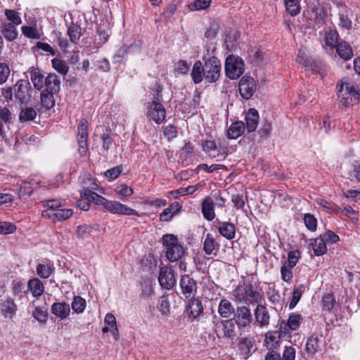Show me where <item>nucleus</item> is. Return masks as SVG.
<instances>
[{
	"label": "nucleus",
	"mask_w": 360,
	"mask_h": 360,
	"mask_svg": "<svg viewBox=\"0 0 360 360\" xmlns=\"http://www.w3.org/2000/svg\"><path fill=\"white\" fill-rule=\"evenodd\" d=\"M338 97L342 105H354L360 101L359 88L352 82H342L338 89Z\"/></svg>",
	"instance_id": "obj_1"
},
{
	"label": "nucleus",
	"mask_w": 360,
	"mask_h": 360,
	"mask_svg": "<svg viewBox=\"0 0 360 360\" xmlns=\"http://www.w3.org/2000/svg\"><path fill=\"white\" fill-rule=\"evenodd\" d=\"M112 214L120 215H135L140 217L141 214L135 210L121 203L119 201L109 200L103 196H96V201L94 202Z\"/></svg>",
	"instance_id": "obj_2"
},
{
	"label": "nucleus",
	"mask_w": 360,
	"mask_h": 360,
	"mask_svg": "<svg viewBox=\"0 0 360 360\" xmlns=\"http://www.w3.org/2000/svg\"><path fill=\"white\" fill-rule=\"evenodd\" d=\"M162 243L167 248L166 256L171 262L181 259L185 254V249L178 242L176 236L173 234H165L162 237Z\"/></svg>",
	"instance_id": "obj_3"
},
{
	"label": "nucleus",
	"mask_w": 360,
	"mask_h": 360,
	"mask_svg": "<svg viewBox=\"0 0 360 360\" xmlns=\"http://www.w3.org/2000/svg\"><path fill=\"white\" fill-rule=\"evenodd\" d=\"M233 295L236 300L243 303L257 304L263 301L262 295L251 284L237 287Z\"/></svg>",
	"instance_id": "obj_4"
},
{
	"label": "nucleus",
	"mask_w": 360,
	"mask_h": 360,
	"mask_svg": "<svg viewBox=\"0 0 360 360\" xmlns=\"http://www.w3.org/2000/svg\"><path fill=\"white\" fill-rule=\"evenodd\" d=\"M225 72L229 79H238L245 72V63L243 60L237 56H229L225 61Z\"/></svg>",
	"instance_id": "obj_5"
},
{
	"label": "nucleus",
	"mask_w": 360,
	"mask_h": 360,
	"mask_svg": "<svg viewBox=\"0 0 360 360\" xmlns=\"http://www.w3.org/2000/svg\"><path fill=\"white\" fill-rule=\"evenodd\" d=\"M155 100L151 101L148 106L147 117L149 120L154 121L156 124L162 123L166 118V110L164 105L159 101L160 90H157Z\"/></svg>",
	"instance_id": "obj_6"
},
{
	"label": "nucleus",
	"mask_w": 360,
	"mask_h": 360,
	"mask_svg": "<svg viewBox=\"0 0 360 360\" xmlns=\"http://www.w3.org/2000/svg\"><path fill=\"white\" fill-rule=\"evenodd\" d=\"M205 80L208 83H214L220 77L221 64L215 56H212L204 63Z\"/></svg>",
	"instance_id": "obj_7"
},
{
	"label": "nucleus",
	"mask_w": 360,
	"mask_h": 360,
	"mask_svg": "<svg viewBox=\"0 0 360 360\" xmlns=\"http://www.w3.org/2000/svg\"><path fill=\"white\" fill-rule=\"evenodd\" d=\"M89 123L86 119H81L77 126V141L78 153L80 156H85L88 153Z\"/></svg>",
	"instance_id": "obj_8"
},
{
	"label": "nucleus",
	"mask_w": 360,
	"mask_h": 360,
	"mask_svg": "<svg viewBox=\"0 0 360 360\" xmlns=\"http://www.w3.org/2000/svg\"><path fill=\"white\" fill-rule=\"evenodd\" d=\"M79 181L82 186V189L79 191L80 195L95 202L96 201V196H101L94 191L98 188L95 180L90 175H87L80 179Z\"/></svg>",
	"instance_id": "obj_9"
},
{
	"label": "nucleus",
	"mask_w": 360,
	"mask_h": 360,
	"mask_svg": "<svg viewBox=\"0 0 360 360\" xmlns=\"http://www.w3.org/2000/svg\"><path fill=\"white\" fill-rule=\"evenodd\" d=\"M257 83L253 77L245 75L239 82V92L241 97L245 100L250 99L255 93Z\"/></svg>",
	"instance_id": "obj_10"
},
{
	"label": "nucleus",
	"mask_w": 360,
	"mask_h": 360,
	"mask_svg": "<svg viewBox=\"0 0 360 360\" xmlns=\"http://www.w3.org/2000/svg\"><path fill=\"white\" fill-rule=\"evenodd\" d=\"M158 281L162 288L167 290L172 289L176 283L174 270L168 266L160 268Z\"/></svg>",
	"instance_id": "obj_11"
},
{
	"label": "nucleus",
	"mask_w": 360,
	"mask_h": 360,
	"mask_svg": "<svg viewBox=\"0 0 360 360\" xmlns=\"http://www.w3.org/2000/svg\"><path fill=\"white\" fill-rule=\"evenodd\" d=\"M180 285L182 293L186 299L195 297L197 292V284L193 278L188 275L182 276Z\"/></svg>",
	"instance_id": "obj_12"
},
{
	"label": "nucleus",
	"mask_w": 360,
	"mask_h": 360,
	"mask_svg": "<svg viewBox=\"0 0 360 360\" xmlns=\"http://www.w3.org/2000/svg\"><path fill=\"white\" fill-rule=\"evenodd\" d=\"M235 320L240 328L250 326L252 320L250 309L245 306L238 307L235 314Z\"/></svg>",
	"instance_id": "obj_13"
},
{
	"label": "nucleus",
	"mask_w": 360,
	"mask_h": 360,
	"mask_svg": "<svg viewBox=\"0 0 360 360\" xmlns=\"http://www.w3.org/2000/svg\"><path fill=\"white\" fill-rule=\"evenodd\" d=\"M255 324L262 328L269 324L270 315L266 307L262 302L257 304L254 309Z\"/></svg>",
	"instance_id": "obj_14"
},
{
	"label": "nucleus",
	"mask_w": 360,
	"mask_h": 360,
	"mask_svg": "<svg viewBox=\"0 0 360 360\" xmlns=\"http://www.w3.org/2000/svg\"><path fill=\"white\" fill-rule=\"evenodd\" d=\"M255 340L252 337H240L238 339V349L245 359L255 351Z\"/></svg>",
	"instance_id": "obj_15"
},
{
	"label": "nucleus",
	"mask_w": 360,
	"mask_h": 360,
	"mask_svg": "<svg viewBox=\"0 0 360 360\" xmlns=\"http://www.w3.org/2000/svg\"><path fill=\"white\" fill-rule=\"evenodd\" d=\"M28 72L34 89L39 91L42 90L44 87V82L46 78L44 72L38 68L32 67L29 69Z\"/></svg>",
	"instance_id": "obj_16"
},
{
	"label": "nucleus",
	"mask_w": 360,
	"mask_h": 360,
	"mask_svg": "<svg viewBox=\"0 0 360 360\" xmlns=\"http://www.w3.org/2000/svg\"><path fill=\"white\" fill-rule=\"evenodd\" d=\"M188 300L186 313L189 319H195L203 312L204 308L202 302L195 297Z\"/></svg>",
	"instance_id": "obj_17"
},
{
	"label": "nucleus",
	"mask_w": 360,
	"mask_h": 360,
	"mask_svg": "<svg viewBox=\"0 0 360 360\" xmlns=\"http://www.w3.org/2000/svg\"><path fill=\"white\" fill-rule=\"evenodd\" d=\"M44 87L41 90L50 93H58L60 89V80L54 73H49L44 79Z\"/></svg>",
	"instance_id": "obj_18"
},
{
	"label": "nucleus",
	"mask_w": 360,
	"mask_h": 360,
	"mask_svg": "<svg viewBox=\"0 0 360 360\" xmlns=\"http://www.w3.org/2000/svg\"><path fill=\"white\" fill-rule=\"evenodd\" d=\"M281 335L278 330H271L265 334L264 345L269 351H274L280 345Z\"/></svg>",
	"instance_id": "obj_19"
},
{
	"label": "nucleus",
	"mask_w": 360,
	"mask_h": 360,
	"mask_svg": "<svg viewBox=\"0 0 360 360\" xmlns=\"http://www.w3.org/2000/svg\"><path fill=\"white\" fill-rule=\"evenodd\" d=\"M73 214L72 209H58L54 212L50 211H43L42 216L48 217L51 220L56 221H64L69 219Z\"/></svg>",
	"instance_id": "obj_20"
},
{
	"label": "nucleus",
	"mask_w": 360,
	"mask_h": 360,
	"mask_svg": "<svg viewBox=\"0 0 360 360\" xmlns=\"http://www.w3.org/2000/svg\"><path fill=\"white\" fill-rule=\"evenodd\" d=\"M0 310L6 319H13L17 311V305L13 299L7 297L0 304Z\"/></svg>",
	"instance_id": "obj_21"
},
{
	"label": "nucleus",
	"mask_w": 360,
	"mask_h": 360,
	"mask_svg": "<svg viewBox=\"0 0 360 360\" xmlns=\"http://www.w3.org/2000/svg\"><path fill=\"white\" fill-rule=\"evenodd\" d=\"M324 41L326 46L330 49H334L340 41H339V34L335 27H326L324 28Z\"/></svg>",
	"instance_id": "obj_22"
},
{
	"label": "nucleus",
	"mask_w": 360,
	"mask_h": 360,
	"mask_svg": "<svg viewBox=\"0 0 360 360\" xmlns=\"http://www.w3.org/2000/svg\"><path fill=\"white\" fill-rule=\"evenodd\" d=\"M217 328L221 329V331H217L218 338L225 337L233 339L235 336L234 325L231 320H226L221 321L217 325Z\"/></svg>",
	"instance_id": "obj_23"
},
{
	"label": "nucleus",
	"mask_w": 360,
	"mask_h": 360,
	"mask_svg": "<svg viewBox=\"0 0 360 360\" xmlns=\"http://www.w3.org/2000/svg\"><path fill=\"white\" fill-rule=\"evenodd\" d=\"M51 311L56 317L63 320L70 315V308L65 302H55L52 304Z\"/></svg>",
	"instance_id": "obj_24"
},
{
	"label": "nucleus",
	"mask_w": 360,
	"mask_h": 360,
	"mask_svg": "<svg viewBox=\"0 0 360 360\" xmlns=\"http://www.w3.org/2000/svg\"><path fill=\"white\" fill-rule=\"evenodd\" d=\"M219 233L227 240H232L236 236V226L233 224L227 221L218 222Z\"/></svg>",
	"instance_id": "obj_25"
},
{
	"label": "nucleus",
	"mask_w": 360,
	"mask_h": 360,
	"mask_svg": "<svg viewBox=\"0 0 360 360\" xmlns=\"http://www.w3.org/2000/svg\"><path fill=\"white\" fill-rule=\"evenodd\" d=\"M336 53L344 60H349L353 56V50L349 43L340 40V41L335 46Z\"/></svg>",
	"instance_id": "obj_26"
},
{
	"label": "nucleus",
	"mask_w": 360,
	"mask_h": 360,
	"mask_svg": "<svg viewBox=\"0 0 360 360\" xmlns=\"http://www.w3.org/2000/svg\"><path fill=\"white\" fill-rule=\"evenodd\" d=\"M54 269L53 263L47 259L38 264L36 268L37 275L41 278H48L53 274Z\"/></svg>",
	"instance_id": "obj_27"
},
{
	"label": "nucleus",
	"mask_w": 360,
	"mask_h": 360,
	"mask_svg": "<svg viewBox=\"0 0 360 360\" xmlns=\"http://www.w3.org/2000/svg\"><path fill=\"white\" fill-rule=\"evenodd\" d=\"M16 26L13 23L6 22L1 23V32L7 41H13L17 39L18 32Z\"/></svg>",
	"instance_id": "obj_28"
},
{
	"label": "nucleus",
	"mask_w": 360,
	"mask_h": 360,
	"mask_svg": "<svg viewBox=\"0 0 360 360\" xmlns=\"http://www.w3.org/2000/svg\"><path fill=\"white\" fill-rule=\"evenodd\" d=\"M29 86V82L25 85L22 82H18L15 86V97L21 103H27L30 99Z\"/></svg>",
	"instance_id": "obj_29"
},
{
	"label": "nucleus",
	"mask_w": 360,
	"mask_h": 360,
	"mask_svg": "<svg viewBox=\"0 0 360 360\" xmlns=\"http://www.w3.org/2000/svg\"><path fill=\"white\" fill-rule=\"evenodd\" d=\"M214 200L210 197L205 198L202 202V213L208 221H212L215 217Z\"/></svg>",
	"instance_id": "obj_30"
},
{
	"label": "nucleus",
	"mask_w": 360,
	"mask_h": 360,
	"mask_svg": "<svg viewBox=\"0 0 360 360\" xmlns=\"http://www.w3.org/2000/svg\"><path fill=\"white\" fill-rule=\"evenodd\" d=\"M258 120V112L254 108L250 109L245 116L246 127L249 132H252L256 130Z\"/></svg>",
	"instance_id": "obj_31"
},
{
	"label": "nucleus",
	"mask_w": 360,
	"mask_h": 360,
	"mask_svg": "<svg viewBox=\"0 0 360 360\" xmlns=\"http://www.w3.org/2000/svg\"><path fill=\"white\" fill-rule=\"evenodd\" d=\"M193 82L195 84L200 83L205 79L204 65L200 60L195 62L191 73Z\"/></svg>",
	"instance_id": "obj_32"
},
{
	"label": "nucleus",
	"mask_w": 360,
	"mask_h": 360,
	"mask_svg": "<svg viewBox=\"0 0 360 360\" xmlns=\"http://www.w3.org/2000/svg\"><path fill=\"white\" fill-rule=\"evenodd\" d=\"M27 288L34 297H40L44 291L43 283L37 278L30 279L27 283Z\"/></svg>",
	"instance_id": "obj_33"
},
{
	"label": "nucleus",
	"mask_w": 360,
	"mask_h": 360,
	"mask_svg": "<svg viewBox=\"0 0 360 360\" xmlns=\"http://www.w3.org/2000/svg\"><path fill=\"white\" fill-rule=\"evenodd\" d=\"M245 127L243 122L238 121L233 122V124H231L228 130V138L231 139H238L243 134V132L245 131Z\"/></svg>",
	"instance_id": "obj_34"
},
{
	"label": "nucleus",
	"mask_w": 360,
	"mask_h": 360,
	"mask_svg": "<svg viewBox=\"0 0 360 360\" xmlns=\"http://www.w3.org/2000/svg\"><path fill=\"white\" fill-rule=\"evenodd\" d=\"M219 243L211 233L205 236L203 243V250L206 255H212L213 252L219 248Z\"/></svg>",
	"instance_id": "obj_35"
},
{
	"label": "nucleus",
	"mask_w": 360,
	"mask_h": 360,
	"mask_svg": "<svg viewBox=\"0 0 360 360\" xmlns=\"http://www.w3.org/2000/svg\"><path fill=\"white\" fill-rule=\"evenodd\" d=\"M68 35L72 43L77 44L82 35V28L79 25L72 22L68 27Z\"/></svg>",
	"instance_id": "obj_36"
},
{
	"label": "nucleus",
	"mask_w": 360,
	"mask_h": 360,
	"mask_svg": "<svg viewBox=\"0 0 360 360\" xmlns=\"http://www.w3.org/2000/svg\"><path fill=\"white\" fill-rule=\"evenodd\" d=\"M339 27L349 30L352 27V22L348 17V12L345 6H342L339 11Z\"/></svg>",
	"instance_id": "obj_37"
},
{
	"label": "nucleus",
	"mask_w": 360,
	"mask_h": 360,
	"mask_svg": "<svg viewBox=\"0 0 360 360\" xmlns=\"http://www.w3.org/2000/svg\"><path fill=\"white\" fill-rule=\"evenodd\" d=\"M218 312L221 317L229 318L234 312V308L228 300L222 299L219 304Z\"/></svg>",
	"instance_id": "obj_38"
},
{
	"label": "nucleus",
	"mask_w": 360,
	"mask_h": 360,
	"mask_svg": "<svg viewBox=\"0 0 360 360\" xmlns=\"http://www.w3.org/2000/svg\"><path fill=\"white\" fill-rule=\"evenodd\" d=\"M305 349L311 355L315 354L320 349L319 340L316 335H312L307 339Z\"/></svg>",
	"instance_id": "obj_39"
},
{
	"label": "nucleus",
	"mask_w": 360,
	"mask_h": 360,
	"mask_svg": "<svg viewBox=\"0 0 360 360\" xmlns=\"http://www.w3.org/2000/svg\"><path fill=\"white\" fill-rule=\"evenodd\" d=\"M311 246L316 256L323 255L327 252V243L324 240V238H323L321 236H320L319 238H316L314 242L311 243Z\"/></svg>",
	"instance_id": "obj_40"
},
{
	"label": "nucleus",
	"mask_w": 360,
	"mask_h": 360,
	"mask_svg": "<svg viewBox=\"0 0 360 360\" xmlns=\"http://www.w3.org/2000/svg\"><path fill=\"white\" fill-rule=\"evenodd\" d=\"M13 115L11 110L6 106H0V123L6 125L7 129H11L13 124Z\"/></svg>",
	"instance_id": "obj_41"
},
{
	"label": "nucleus",
	"mask_w": 360,
	"mask_h": 360,
	"mask_svg": "<svg viewBox=\"0 0 360 360\" xmlns=\"http://www.w3.org/2000/svg\"><path fill=\"white\" fill-rule=\"evenodd\" d=\"M36 116V110L31 107H27L21 109L19 114V120L21 122H27L34 120Z\"/></svg>",
	"instance_id": "obj_42"
},
{
	"label": "nucleus",
	"mask_w": 360,
	"mask_h": 360,
	"mask_svg": "<svg viewBox=\"0 0 360 360\" xmlns=\"http://www.w3.org/2000/svg\"><path fill=\"white\" fill-rule=\"evenodd\" d=\"M56 93H50L41 91V105L47 110H50L55 105V99L53 95Z\"/></svg>",
	"instance_id": "obj_43"
},
{
	"label": "nucleus",
	"mask_w": 360,
	"mask_h": 360,
	"mask_svg": "<svg viewBox=\"0 0 360 360\" xmlns=\"http://www.w3.org/2000/svg\"><path fill=\"white\" fill-rule=\"evenodd\" d=\"M52 67L59 74L66 75L69 70V67L66 62L58 58H53L51 60Z\"/></svg>",
	"instance_id": "obj_44"
},
{
	"label": "nucleus",
	"mask_w": 360,
	"mask_h": 360,
	"mask_svg": "<svg viewBox=\"0 0 360 360\" xmlns=\"http://www.w3.org/2000/svg\"><path fill=\"white\" fill-rule=\"evenodd\" d=\"M4 13L7 20L8 21V22L13 23L17 26L22 23V19L20 14L15 10L6 8L4 11Z\"/></svg>",
	"instance_id": "obj_45"
},
{
	"label": "nucleus",
	"mask_w": 360,
	"mask_h": 360,
	"mask_svg": "<svg viewBox=\"0 0 360 360\" xmlns=\"http://www.w3.org/2000/svg\"><path fill=\"white\" fill-rule=\"evenodd\" d=\"M286 11L292 16H295L300 11V5L299 0H285Z\"/></svg>",
	"instance_id": "obj_46"
},
{
	"label": "nucleus",
	"mask_w": 360,
	"mask_h": 360,
	"mask_svg": "<svg viewBox=\"0 0 360 360\" xmlns=\"http://www.w3.org/2000/svg\"><path fill=\"white\" fill-rule=\"evenodd\" d=\"M302 320V316L300 314L292 313L289 315L286 323L290 330H296L299 328Z\"/></svg>",
	"instance_id": "obj_47"
},
{
	"label": "nucleus",
	"mask_w": 360,
	"mask_h": 360,
	"mask_svg": "<svg viewBox=\"0 0 360 360\" xmlns=\"http://www.w3.org/2000/svg\"><path fill=\"white\" fill-rule=\"evenodd\" d=\"M304 291V286L303 285H300L297 288H294V290L292 291V299L289 304V308L290 309H293L297 305V304L299 302Z\"/></svg>",
	"instance_id": "obj_48"
},
{
	"label": "nucleus",
	"mask_w": 360,
	"mask_h": 360,
	"mask_svg": "<svg viewBox=\"0 0 360 360\" xmlns=\"http://www.w3.org/2000/svg\"><path fill=\"white\" fill-rule=\"evenodd\" d=\"M101 139L102 140V146L104 150L108 151L114 148L115 143L113 142L112 138L111 137L110 130H106V132H104L101 135Z\"/></svg>",
	"instance_id": "obj_49"
},
{
	"label": "nucleus",
	"mask_w": 360,
	"mask_h": 360,
	"mask_svg": "<svg viewBox=\"0 0 360 360\" xmlns=\"http://www.w3.org/2000/svg\"><path fill=\"white\" fill-rule=\"evenodd\" d=\"M33 192V187L30 182H23L18 191V197L20 199H27Z\"/></svg>",
	"instance_id": "obj_50"
},
{
	"label": "nucleus",
	"mask_w": 360,
	"mask_h": 360,
	"mask_svg": "<svg viewBox=\"0 0 360 360\" xmlns=\"http://www.w3.org/2000/svg\"><path fill=\"white\" fill-rule=\"evenodd\" d=\"M212 0H195L188 5L191 11L206 10L210 6Z\"/></svg>",
	"instance_id": "obj_51"
},
{
	"label": "nucleus",
	"mask_w": 360,
	"mask_h": 360,
	"mask_svg": "<svg viewBox=\"0 0 360 360\" xmlns=\"http://www.w3.org/2000/svg\"><path fill=\"white\" fill-rule=\"evenodd\" d=\"M93 231V228L89 225H80L77 228L76 235L81 239H87L91 236Z\"/></svg>",
	"instance_id": "obj_52"
},
{
	"label": "nucleus",
	"mask_w": 360,
	"mask_h": 360,
	"mask_svg": "<svg viewBox=\"0 0 360 360\" xmlns=\"http://www.w3.org/2000/svg\"><path fill=\"white\" fill-rule=\"evenodd\" d=\"M86 307V300L80 296H77L74 298L72 302V310L77 313H82Z\"/></svg>",
	"instance_id": "obj_53"
},
{
	"label": "nucleus",
	"mask_w": 360,
	"mask_h": 360,
	"mask_svg": "<svg viewBox=\"0 0 360 360\" xmlns=\"http://www.w3.org/2000/svg\"><path fill=\"white\" fill-rule=\"evenodd\" d=\"M32 316L39 322L45 323L48 319V312L46 309L40 307H35L32 312Z\"/></svg>",
	"instance_id": "obj_54"
},
{
	"label": "nucleus",
	"mask_w": 360,
	"mask_h": 360,
	"mask_svg": "<svg viewBox=\"0 0 360 360\" xmlns=\"http://www.w3.org/2000/svg\"><path fill=\"white\" fill-rule=\"evenodd\" d=\"M123 172V166L118 165L110 169H108L105 172V176L108 179V181H113L117 179L120 174Z\"/></svg>",
	"instance_id": "obj_55"
},
{
	"label": "nucleus",
	"mask_w": 360,
	"mask_h": 360,
	"mask_svg": "<svg viewBox=\"0 0 360 360\" xmlns=\"http://www.w3.org/2000/svg\"><path fill=\"white\" fill-rule=\"evenodd\" d=\"M44 206L46 207L44 211H50L54 212L63 206L62 201L60 199H51L44 202Z\"/></svg>",
	"instance_id": "obj_56"
},
{
	"label": "nucleus",
	"mask_w": 360,
	"mask_h": 360,
	"mask_svg": "<svg viewBox=\"0 0 360 360\" xmlns=\"http://www.w3.org/2000/svg\"><path fill=\"white\" fill-rule=\"evenodd\" d=\"M300 253L298 250L290 251L288 254V259L283 264L293 268L298 262Z\"/></svg>",
	"instance_id": "obj_57"
},
{
	"label": "nucleus",
	"mask_w": 360,
	"mask_h": 360,
	"mask_svg": "<svg viewBox=\"0 0 360 360\" xmlns=\"http://www.w3.org/2000/svg\"><path fill=\"white\" fill-rule=\"evenodd\" d=\"M115 191L117 195L124 198L131 195L134 193L133 189L124 184L117 186Z\"/></svg>",
	"instance_id": "obj_58"
},
{
	"label": "nucleus",
	"mask_w": 360,
	"mask_h": 360,
	"mask_svg": "<svg viewBox=\"0 0 360 360\" xmlns=\"http://www.w3.org/2000/svg\"><path fill=\"white\" fill-rule=\"evenodd\" d=\"M224 168H226L224 165L219 164H212L211 165H208L207 164H200L195 168V171L198 172L200 169H203L208 173H212L214 171Z\"/></svg>",
	"instance_id": "obj_59"
},
{
	"label": "nucleus",
	"mask_w": 360,
	"mask_h": 360,
	"mask_svg": "<svg viewBox=\"0 0 360 360\" xmlns=\"http://www.w3.org/2000/svg\"><path fill=\"white\" fill-rule=\"evenodd\" d=\"M105 327L103 328V332L104 333L109 332L110 328L116 326V319L115 316L111 313H108L105 317Z\"/></svg>",
	"instance_id": "obj_60"
},
{
	"label": "nucleus",
	"mask_w": 360,
	"mask_h": 360,
	"mask_svg": "<svg viewBox=\"0 0 360 360\" xmlns=\"http://www.w3.org/2000/svg\"><path fill=\"white\" fill-rule=\"evenodd\" d=\"M292 269L288 265L283 264L281 268V278L283 281L290 283L292 278Z\"/></svg>",
	"instance_id": "obj_61"
},
{
	"label": "nucleus",
	"mask_w": 360,
	"mask_h": 360,
	"mask_svg": "<svg viewBox=\"0 0 360 360\" xmlns=\"http://www.w3.org/2000/svg\"><path fill=\"white\" fill-rule=\"evenodd\" d=\"M322 302L323 309L330 311L333 308L335 301L333 295L327 294L323 296Z\"/></svg>",
	"instance_id": "obj_62"
},
{
	"label": "nucleus",
	"mask_w": 360,
	"mask_h": 360,
	"mask_svg": "<svg viewBox=\"0 0 360 360\" xmlns=\"http://www.w3.org/2000/svg\"><path fill=\"white\" fill-rule=\"evenodd\" d=\"M16 229L15 226L8 221L0 222V234H9L13 233Z\"/></svg>",
	"instance_id": "obj_63"
},
{
	"label": "nucleus",
	"mask_w": 360,
	"mask_h": 360,
	"mask_svg": "<svg viewBox=\"0 0 360 360\" xmlns=\"http://www.w3.org/2000/svg\"><path fill=\"white\" fill-rule=\"evenodd\" d=\"M295 349L292 346H286L283 350L281 360H295Z\"/></svg>",
	"instance_id": "obj_64"
}]
</instances>
